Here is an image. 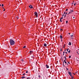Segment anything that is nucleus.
<instances>
[{"label": "nucleus", "mask_w": 79, "mask_h": 79, "mask_svg": "<svg viewBox=\"0 0 79 79\" xmlns=\"http://www.w3.org/2000/svg\"><path fill=\"white\" fill-rule=\"evenodd\" d=\"M22 61H23L24 60H22Z\"/></svg>", "instance_id": "37998d69"}, {"label": "nucleus", "mask_w": 79, "mask_h": 79, "mask_svg": "<svg viewBox=\"0 0 79 79\" xmlns=\"http://www.w3.org/2000/svg\"><path fill=\"white\" fill-rule=\"evenodd\" d=\"M65 53V52L64 51V52H63V54H64V53Z\"/></svg>", "instance_id": "bb28decb"}, {"label": "nucleus", "mask_w": 79, "mask_h": 79, "mask_svg": "<svg viewBox=\"0 0 79 79\" xmlns=\"http://www.w3.org/2000/svg\"><path fill=\"white\" fill-rule=\"evenodd\" d=\"M65 56H66V54H65Z\"/></svg>", "instance_id": "13d9d810"}, {"label": "nucleus", "mask_w": 79, "mask_h": 79, "mask_svg": "<svg viewBox=\"0 0 79 79\" xmlns=\"http://www.w3.org/2000/svg\"><path fill=\"white\" fill-rule=\"evenodd\" d=\"M69 74V75H70V76H72V74L70 72H68Z\"/></svg>", "instance_id": "20e7f679"}, {"label": "nucleus", "mask_w": 79, "mask_h": 79, "mask_svg": "<svg viewBox=\"0 0 79 79\" xmlns=\"http://www.w3.org/2000/svg\"><path fill=\"white\" fill-rule=\"evenodd\" d=\"M17 18L18 19H19V17H17Z\"/></svg>", "instance_id": "473e14b6"}, {"label": "nucleus", "mask_w": 79, "mask_h": 79, "mask_svg": "<svg viewBox=\"0 0 79 79\" xmlns=\"http://www.w3.org/2000/svg\"><path fill=\"white\" fill-rule=\"evenodd\" d=\"M69 35H70V33H69Z\"/></svg>", "instance_id": "864d4df0"}, {"label": "nucleus", "mask_w": 79, "mask_h": 79, "mask_svg": "<svg viewBox=\"0 0 79 79\" xmlns=\"http://www.w3.org/2000/svg\"><path fill=\"white\" fill-rule=\"evenodd\" d=\"M61 42H62V39H61Z\"/></svg>", "instance_id": "6e6d98bb"}, {"label": "nucleus", "mask_w": 79, "mask_h": 79, "mask_svg": "<svg viewBox=\"0 0 79 79\" xmlns=\"http://www.w3.org/2000/svg\"><path fill=\"white\" fill-rule=\"evenodd\" d=\"M65 53H66L67 54V52H66Z\"/></svg>", "instance_id": "de8ad7c7"}, {"label": "nucleus", "mask_w": 79, "mask_h": 79, "mask_svg": "<svg viewBox=\"0 0 79 79\" xmlns=\"http://www.w3.org/2000/svg\"><path fill=\"white\" fill-rule=\"evenodd\" d=\"M60 51H61H61H62L61 50V49H60Z\"/></svg>", "instance_id": "49530a36"}, {"label": "nucleus", "mask_w": 79, "mask_h": 79, "mask_svg": "<svg viewBox=\"0 0 79 79\" xmlns=\"http://www.w3.org/2000/svg\"><path fill=\"white\" fill-rule=\"evenodd\" d=\"M65 60H66V58H65Z\"/></svg>", "instance_id": "c03bdc74"}, {"label": "nucleus", "mask_w": 79, "mask_h": 79, "mask_svg": "<svg viewBox=\"0 0 79 79\" xmlns=\"http://www.w3.org/2000/svg\"><path fill=\"white\" fill-rule=\"evenodd\" d=\"M29 8H33V7H32V6L30 5L29 6Z\"/></svg>", "instance_id": "39448f33"}, {"label": "nucleus", "mask_w": 79, "mask_h": 79, "mask_svg": "<svg viewBox=\"0 0 79 79\" xmlns=\"http://www.w3.org/2000/svg\"><path fill=\"white\" fill-rule=\"evenodd\" d=\"M68 63L69 64H70V63H69V62H68Z\"/></svg>", "instance_id": "79ce46f5"}, {"label": "nucleus", "mask_w": 79, "mask_h": 79, "mask_svg": "<svg viewBox=\"0 0 79 79\" xmlns=\"http://www.w3.org/2000/svg\"><path fill=\"white\" fill-rule=\"evenodd\" d=\"M30 77H28L27 79H30Z\"/></svg>", "instance_id": "393cba45"}, {"label": "nucleus", "mask_w": 79, "mask_h": 79, "mask_svg": "<svg viewBox=\"0 0 79 79\" xmlns=\"http://www.w3.org/2000/svg\"><path fill=\"white\" fill-rule=\"evenodd\" d=\"M63 64L64 65V62H63Z\"/></svg>", "instance_id": "7c9ffc66"}, {"label": "nucleus", "mask_w": 79, "mask_h": 79, "mask_svg": "<svg viewBox=\"0 0 79 79\" xmlns=\"http://www.w3.org/2000/svg\"><path fill=\"white\" fill-rule=\"evenodd\" d=\"M71 13V12H69V14L70 13Z\"/></svg>", "instance_id": "4be33fe9"}, {"label": "nucleus", "mask_w": 79, "mask_h": 79, "mask_svg": "<svg viewBox=\"0 0 79 79\" xmlns=\"http://www.w3.org/2000/svg\"><path fill=\"white\" fill-rule=\"evenodd\" d=\"M68 23V21H66V24H67Z\"/></svg>", "instance_id": "6ab92c4d"}, {"label": "nucleus", "mask_w": 79, "mask_h": 79, "mask_svg": "<svg viewBox=\"0 0 79 79\" xmlns=\"http://www.w3.org/2000/svg\"><path fill=\"white\" fill-rule=\"evenodd\" d=\"M3 9H4V10H3L4 11H5V9L3 8Z\"/></svg>", "instance_id": "c85d7f7f"}, {"label": "nucleus", "mask_w": 79, "mask_h": 79, "mask_svg": "<svg viewBox=\"0 0 79 79\" xmlns=\"http://www.w3.org/2000/svg\"><path fill=\"white\" fill-rule=\"evenodd\" d=\"M74 5L75 6V5H76V3L74 4Z\"/></svg>", "instance_id": "ea45409f"}, {"label": "nucleus", "mask_w": 79, "mask_h": 79, "mask_svg": "<svg viewBox=\"0 0 79 79\" xmlns=\"http://www.w3.org/2000/svg\"><path fill=\"white\" fill-rule=\"evenodd\" d=\"M64 63H65V62H66V60H64Z\"/></svg>", "instance_id": "a19ab883"}, {"label": "nucleus", "mask_w": 79, "mask_h": 79, "mask_svg": "<svg viewBox=\"0 0 79 79\" xmlns=\"http://www.w3.org/2000/svg\"><path fill=\"white\" fill-rule=\"evenodd\" d=\"M46 66L47 68H49V66H48V65H46Z\"/></svg>", "instance_id": "423d86ee"}, {"label": "nucleus", "mask_w": 79, "mask_h": 79, "mask_svg": "<svg viewBox=\"0 0 79 79\" xmlns=\"http://www.w3.org/2000/svg\"><path fill=\"white\" fill-rule=\"evenodd\" d=\"M22 79H24V78H25V77H21Z\"/></svg>", "instance_id": "9b49d317"}, {"label": "nucleus", "mask_w": 79, "mask_h": 79, "mask_svg": "<svg viewBox=\"0 0 79 79\" xmlns=\"http://www.w3.org/2000/svg\"><path fill=\"white\" fill-rule=\"evenodd\" d=\"M4 6V5H3V4H2V6L3 7Z\"/></svg>", "instance_id": "a211bd4d"}, {"label": "nucleus", "mask_w": 79, "mask_h": 79, "mask_svg": "<svg viewBox=\"0 0 79 79\" xmlns=\"http://www.w3.org/2000/svg\"><path fill=\"white\" fill-rule=\"evenodd\" d=\"M26 48V46H24V47H23V48Z\"/></svg>", "instance_id": "412c9836"}, {"label": "nucleus", "mask_w": 79, "mask_h": 79, "mask_svg": "<svg viewBox=\"0 0 79 79\" xmlns=\"http://www.w3.org/2000/svg\"><path fill=\"white\" fill-rule=\"evenodd\" d=\"M63 55H64L63 53Z\"/></svg>", "instance_id": "4d7b16f0"}, {"label": "nucleus", "mask_w": 79, "mask_h": 79, "mask_svg": "<svg viewBox=\"0 0 79 79\" xmlns=\"http://www.w3.org/2000/svg\"><path fill=\"white\" fill-rule=\"evenodd\" d=\"M64 14H63L62 15V17H63L64 16Z\"/></svg>", "instance_id": "b1692460"}, {"label": "nucleus", "mask_w": 79, "mask_h": 79, "mask_svg": "<svg viewBox=\"0 0 79 79\" xmlns=\"http://www.w3.org/2000/svg\"><path fill=\"white\" fill-rule=\"evenodd\" d=\"M66 16V14H65L64 15V17L65 18Z\"/></svg>", "instance_id": "f3484780"}, {"label": "nucleus", "mask_w": 79, "mask_h": 79, "mask_svg": "<svg viewBox=\"0 0 79 79\" xmlns=\"http://www.w3.org/2000/svg\"><path fill=\"white\" fill-rule=\"evenodd\" d=\"M71 56H69V58H71Z\"/></svg>", "instance_id": "aec40b11"}, {"label": "nucleus", "mask_w": 79, "mask_h": 79, "mask_svg": "<svg viewBox=\"0 0 79 79\" xmlns=\"http://www.w3.org/2000/svg\"><path fill=\"white\" fill-rule=\"evenodd\" d=\"M71 12H73V10H71Z\"/></svg>", "instance_id": "c9c22d12"}, {"label": "nucleus", "mask_w": 79, "mask_h": 79, "mask_svg": "<svg viewBox=\"0 0 79 79\" xmlns=\"http://www.w3.org/2000/svg\"><path fill=\"white\" fill-rule=\"evenodd\" d=\"M66 12H64V14H65L66 13H65Z\"/></svg>", "instance_id": "72a5a7b5"}, {"label": "nucleus", "mask_w": 79, "mask_h": 79, "mask_svg": "<svg viewBox=\"0 0 79 79\" xmlns=\"http://www.w3.org/2000/svg\"><path fill=\"white\" fill-rule=\"evenodd\" d=\"M28 73V71H27L26 72V73Z\"/></svg>", "instance_id": "cd10ccee"}, {"label": "nucleus", "mask_w": 79, "mask_h": 79, "mask_svg": "<svg viewBox=\"0 0 79 79\" xmlns=\"http://www.w3.org/2000/svg\"><path fill=\"white\" fill-rule=\"evenodd\" d=\"M25 75V73H23V76H24Z\"/></svg>", "instance_id": "5701e85b"}, {"label": "nucleus", "mask_w": 79, "mask_h": 79, "mask_svg": "<svg viewBox=\"0 0 79 79\" xmlns=\"http://www.w3.org/2000/svg\"><path fill=\"white\" fill-rule=\"evenodd\" d=\"M74 35V34L72 33V34L70 36L71 37H73V36Z\"/></svg>", "instance_id": "f8f14e48"}, {"label": "nucleus", "mask_w": 79, "mask_h": 79, "mask_svg": "<svg viewBox=\"0 0 79 79\" xmlns=\"http://www.w3.org/2000/svg\"><path fill=\"white\" fill-rule=\"evenodd\" d=\"M64 58H66V56H64Z\"/></svg>", "instance_id": "c756f323"}, {"label": "nucleus", "mask_w": 79, "mask_h": 79, "mask_svg": "<svg viewBox=\"0 0 79 79\" xmlns=\"http://www.w3.org/2000/svg\"><path fill=\"white\" fill-rule=\"evenodd\" d=\"M65 45H66V44H64V47H65Z\"/></svg>", "instance_id": "a878e982"}, {"label": "nucleus", "mask_w": 79, "mask_h": 79, "mask_svg": "<svg viewBox=\"0 0 79 79\" xmlns=\"http://www.w3.org/2000/svg\"><path fill=\"white\" fill-rule=\"evenodd\" d=\"M64 47H63V48H64Z\"/></svg>", "instance_id": "052dcab7"}, {"label": "nucleus", "mask_w": 79, "mask_h": 79, "mask_svg": "<svg viewBox=\"0 0 79 79\" xmlns=\"http://www.w3.org/2000/svg\"><path fill=\"white\" fill-rule=\"evenodd\" d=\"M10 45H14L15 41L12 39H11L10 41Z\"/></svg>", "instance_id": "f257e3e1"}, {"label": "nucleus", "mask_w": 79, "mask_h": 79, "mask_svg": "<svg viewBox=\"0 0 79 79\" xmlns=\"http://www.w3.org/2000/svg\"><path fill=\"white\" fill-rule=\"evenodd\" d=\"M44 47H47V44L44 43Z\"/></svg>", "instance_id": "0eeeda50"}, {"label": "nucleus", "mask_w": 79, "mask_h": 79, "mask_svg": "<svg viewBox=\"0 0 79 79\" xmlns=\"http://www.w3.org/2000/svg\"><path fill=\"white\" fill-rule=\"evenodd\" d=\"M31 58H34V56H31Z\"/></svg>", "instance_id": "4468645a"}, {"label": "nucleus", "mask_w": 79, "mask_h": 79, "mask_svg": "<svg viewBox=\"0 0 79 79\" xmlns=\"http://www.w3.org/2000/svg\"><path fill=\"white\" fill-rule=\"evenodd\" d=\"M66 64H67V65H68V63H67Z\"/></svg>", "instance_id": "58836bf2"}, {"label": "nucleus", "mask_w": 79, "mask_h": 79, "mask_svg": "<svg viewBox=\"0 0 79 79\" xmlns=\"http://www.w3.org/2000/svg\"><path fill=\"white\" fill-rule=\"evenodd\" d=\"M37 13L36 12H35V15L36 16V17H37Z\"/></svg>", "instance_id": "7ed1b4c3"}, {"label": "nucleus", "mask_w": 79, "mask_h": 79, "mask_svg": "<svg viewBox=\"0 0 79 79\" xmlns=\"http://www.w3.org/2000/svg\"><path fill=\"white\" fill-rule=\"evenodd\" d=\"M66 69L67 70H68V68H66Z\"/></svg>", "instance_id": "2f4dec72"}, {"label": "nucleus", "mask_w": 79, "mask_h": 79, "mask_svg": "<svg viewBox=\"0 0 79 79\" xmlns=\"http://www.w3.org/2000/svg\"><path fill=\"white\" fill-rule=\"evenodd\" d=\"M68 53H70L71 52L70 51V49H69V48H68V49L67 50Z\"/></svg>", "instance_id": "f03ea898"}, {"label": "nucleus", "mask_w": 79, "mask_h": 79, "mask_svg": "<svg viewBox=\"0 0 79 79\" xmlns=\"http://www.w3.org/2000/svg\"><path fill=\"white\" fill-rule=\"evenodd\" d=\"M73 74L74 75H75V73H73Z\"/></svg>", "instance_id": "09e8293b"}, {"label": "nucleus", "mask_w": 79, "mask_h": 79, "mask_svg": "<svg viewBox=\"0 0 79 79\" xmlns=\"http://www.w3.org/2000/svg\"><path fill=\"white\" fill-rule=\"evenodd\" d=\"M68 9H66V11H68Z\"/></svg>", "instance_id": "4c0bfd02"}, {"label": "nucleus", "mask_w": 79, "mask_h": 79, "mask_svg": "<svg viewBox=\"0 0 79 79\" xmlns=\"http://www.w3.org/2000/svg\"><path fill=\"white\" fill-rule=\"evenodd\" d=\"M67 14H68V13H66V15H67Z\"/></svg>", "instance_id": "a18cd8bd"}, {"label": "nucleus", "mask_w": 79, "mask_h": 79, "mask_svg": "<svg viewBox=\"0 0 79 79\" xmlns=\"http://www.w3.org/2000/svg\"><path fill=\"white\" fill-rule=\"evenodd\" d=\"M63 19V17H61L60 19L61 20V19Z\"/></svg>", "instance_id": "2eb2a0df"}, {"label": "nucleus", "mask_w": 79, "mask_h": 79, "mask_svg": "<svg viewBox=\"0 0 79 79\" xmlns=\"http://www.w3.org/2000/svg\"><path fill=\"white\" fill-rule=\"evenodd\" d=\"M60 39H62V35H60Z\"/></svg>", "instance_id": "6e6552de"}, {"label": "nucleus", "mask_w": 79, "mask_h": 79, "mask_svg": "<svg viewBox=\"0 0 79 79\" xmlns=\"http://www.w3.org/2000/svg\"><path fill=\"white\" fill-rule=\"evenodd\" d=\"M73 19H74V18H75L74 17H73Z\"/></svg>", "instance_id": "603ef678"}, {"label": "nucleus", "mask_w": 79, "mask_h": 79, "mask_svg": "<svg viewBox=\"0 0 79 79\" xmlns=\"http://www.w3.org/2000/svg\"><path fill=\"white\" fill-rule=\"evenodd\" d=\"M32 52H33V51H30V54H31V53H32Z\"/></svg>", "instance_id": "1a4fd4ad"}, {"label": "nucleus", "mask_w": 79, "mask_h": 79, "mask_svg": "<svg viewBox=\"0 0 79 79\" xmlns=\"http://www.w3.org/2000/svg\"><path fill=\"white\" fill-rule=\"evenodd\" d=\"M39 77H40V75H39Z\"/></svg>", "instance_id": "8fccbe9b"}, {"label": "nucleus", "mask_w": 79, "mask_h": 79, "mask_svg": "<svg viewBox=\"0 0 79 79\" xmlns=\"http://www.w3.org/2000/svg\"><path fill=\"white\" fill-rule=\"evenodd\" d=\"M60 22H62L63 21L61 20L60 19Z\"/></svg>", "instance_id": "dca6fc26"}, {"label": "nucleus", "mask_w": 79, "mask_h": 79, "mask_svg": "<svg viewBox=\"0 0 79 79\" xmlns=\"http://www.w3.org/2000/svg\"><path fill=\"white\" fill-rule=\"evenodd\" d=\"M60 31H63V29H60Z\"/></svg>", "instance_id": "e433bc0d"}, {"label": "nucleus", "mask_w": 79, "mask_h": 79, "mask_svg": "<svg viewBox=\"0 0 79 79\" xmlns=\"http://www.w3.org/2000/svg\"><path fill=\"white\" fill-rule=\"evenodd\" d=\"M66 49L65 50H64V52H65V51H66Z\"/></svg>", "instance_id": "5fc2aeb1"}, {"label": "nucleus", "mask_w": 79, "mask_h": 79, "mask_svg": "<svg viewBox=\"0 0 79 79\" xmlns=\"http://www.w3.org/2000/svg\"><path fill=\"white\" fill-rule=\"evenodd\" d=\"M69 45H71V42H69Z\"/></svg>", "instance_id": "9d476101"}, {"label": "nucleus", "mask_w": 79, "mask_h": 79, "mask_svg": "<svg viewBox=\"0 0 79 79\" xmlns=\"http://www.w3.org/2000/svg\"><path fill=\"white\" fill-rule=\"evenodd\" d=\"M71 76V78L72 79H74V78L73 77V76Z\"/></svg>", "instance_id": "ddd939ff"}, {"label": "nucleus", "mask_w": 79, "mask_h": 79, "mask_svg": "<svg viewBox=\"0 0 79 79\" xmlns=\"http://www.w3.org/2000/svg\"><path fill=\"white\" fill-rule=\"evenodd\" d=\"M65 64H66L67 63L66 62H64Z\"/></svg>", "instance_id": "f704fd0d"}, {"label": "nucleus", "mask_w": 79, "mask_h": 79, "mask_svg": "<svg viewBox=\"0 0 79 79\" xmlns=\"http://www.w3.org/2000/svg\"><path fill=\"white\" fill-rule=\"evenodd\" d=\"M1 4H0V6H1Z\"/></svg>", "instance_id": "3c124183"}, {"label": "nucleus", "mask_w": 79, "mask_h": 79, "mask_svg": "<svg viewBox=\"0 0 79 79\" xmlns=\"http://www.w3.org/2000/svg\"><path fill=\"white\" fill-rule=\"evenodd\" d=\"M73 3H72V4H73Z\"/></svg>", "instance_id": "bf43d9fd"}]
</instances>
